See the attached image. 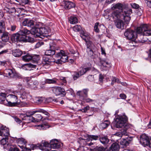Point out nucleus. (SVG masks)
Masks as SVG:
<instances>
[{
    "mask_svg": "<svg viewBox=\"0 0 151 151\" xmlns=\"http://www.w3.org/2000/svg\"><path fill=\"white\" fill-rule=\"evenodd\" d=\"M136 31L138 34H142L139 36V39H138V41L139 43H143L147 41V39L144 37V35H151V29L147 24L141 25L137 28Z\"/></svg>",
    "mask_w": 151,
    "mask_h": 151,
    "instance_id": "nucleus-1",
    "label": "nucleus"
},
{
    "mask_svg": "<svg viewBox=\"0 0 151 151\" xmlns=\"http://www.w3.org/2000/svg\"><path fill=\"white\" fill-rule=\"evenodd\" d=\"M39 146L41 150H43L45 147H50L53 149L60 148L61 147V144L56 139L52 140L50 143L45 140H43L42 141V144L39 145Z\"/></svg>",
    "mask_w": 151,
    "mask_h": 151,
    "instance_id": "nucleus-2",
    "label": "nucleus"
},
{
    "mask_svg": "<svg viewBox=\"0 0 151 151\" xmlns=\"http://www.w3.org/2000/svg\"><path fill=\"white\" fill-rule=\"evenodd\" d=\"M128 119L126 116H120L117 117L114 122L115 126L117 128H124L128 129L129 126L127 124Z\"/></svg>",
    "mask_w": 151,
    "mask_h": 151,
    "instance_id": "nucleus-3",
    "label": "nucleus"
},
{
    "mask_svg": "<svg viewBox=\"0 0 151 151\" xmlns=\"http://www.w3.org/2000/svg\"><path fill=\"white\" fill-rule=\"evenodd\" d=\"M137 32H136L133 30L130 29H128L125 32L124 35L125 37L128 40H132V42L133 43H136V41L135 40L136 38L139 39V37H137Z\"/></svg>",
    "mask_w": 151,
    "mask_h": 151,
    "instance_id": "nucleus-4",
    "label": "nucleus"
},
{
    "mask_svg": "<svg viewBox=\"0 0 151 151\" xmlns=\"http://www.w3.org/2000/svg\"><path fill=\"white\" fill-rule=\"evenodd\" d=\"M140 142L144 147L148 146L151 148V137L149 138L145 134H143L140 136Z\"/></svg>",
    "mask_w": 151,
    "mask_h": 151,
    "instance_id": "nucleus-5",
    "label": "nucleus"
},
{
    "mask_svg": "<svg viewBox=\"0 0 151 151\" xmlns=\"http://www.w3.org/2000/svg\"><path fill=\"white\" fill-rule=\"evenodd\" d=\"M86 52L88 55L92 57L94 54V50L96 49V47L92 42L88 41H86Z\"/></svg>",
    "mask_w": 151,
    "mask_h": 151,
    "instance_id": "nucleus-6",
    "label": "nucleus"
},
{
    "mask_svg": "<svg viewBox=\"0 0 151 151\" xmlns=\"http://www.w3.org/2000/svg\"><path fill=\"white\" fill-rule=\"evenodd\" d=\"M37 112H41L45 115H46L48 117L49 116V114L48 112L42 109H39L38 110H35L33 111H27L25 114L29 118V122H31V120H32L33 117L32 116L33 115L36 113Z\"/></svg>",
    "mask_w": 151,
    "mask_h": 151,
    "instance_id": "nucleus-7",
    "label": "nucleus"
},
{
    "mask_svg": "<svg viewBox=\"0 0 151 151\" xmlns=\"http://www.w3.org/2000/svg\"><path fill=\"white\" fill-rule=\"evenodd\" d=\"M56 45L53 42L50 44V49L46 50L45 52V54L46 55L52 56L55 53V50H58Z\"/></svg>",
    "mask_w": 151,
    "mask_h": 151,
    "instance_id": "nucleus-8",
    "label": "nucleus"
},
{
    "mask_svg": "<svg viewBox=\"0 0 151 151\" xmlns=\"http://www.w3.org/2000/svg\"><path fill=\"white\" fill-rule=\"evenodd\" d=\"M19 104L18 102V98L15 93L10 91V107L16 106Z\"/></svg>",
    "mask_w": 151,
    "mask_h": 151,
    "instance_id": "nucleus-9",
    "label": "nucleus"
},
{
    "mask_svg": "<svg viewBox=\"0 0 151 151\" xmlns=\"http://www.w3.org/2000/svg\"><path fill=\"white\" fill-rule=\"evenodd\" d=\"M101 69L103 71H107L111 67V64L105 60L100 61Z\"/></svg>",
    "mask_w": 151,
    "mask_h": 151,
    "instance_id": "nucleus-10",
    "label": "nucleus"
},
{
    "mask_svg": "<svg viewBox=\"0 0 151 151\" xmlns=\"http://www.w3.org/2000/svg\"><path fill=\"white\" fill-rule=\"evenodd\" d=\"M55 56L58 58L60 57L61 61L65 63L68 61V57L63 50H61L60 52L57 53Z\"/></svg>",
    "mask_w": 151,
    "mask_h": 151,
    "instance_id": "nucleus-11",
    "label": "nucleus"
},
{
    "mask_svg": "<svg viewBox=\"0 0 151 151\" xmlns=\"http://www.w3.org/2000/svg\"><path fill=\"white\" fill-rule=\"evenodd\" d=\"M52 91L53 93L56 95H62V96H64L66 94V92L64 89L59 87H52Z\"/></svg>",
    "mask_w": 151,
    "mask_h": 151,
    "instance_id": "nucleus-12",
    "label": "nucleus"
},
{
    "mask_svg": "<svg viewBox=\"0 0 151 151\" xmlns=\"http://www.w3.org/2000/svg\"><path fill=\"white\" fill-rule=\"evenodd\" d=\"M109 19H113L115 20L119 19L122 17V14L120 12L117 10L114 11L110 15H109Z\"/></svg>",
    "mask_w": 151,
    "mask_h": 151,
    "instance_id": "nucleus-13",
    "label": "nucleus"
},
{
    "mask_svg": "<svg viewBox=\"0 0 151 151\" xmlns=\"http://www.w3.org/2000/svg\"><path fill=\"white\" fill-rule=\"evenodd\" d=\"M9 139L3 138L0 141L1 144L4 145V148L5 151H9V143L8 141Z\"/></svg>",
    "mask_w": 151,
    "mask_h": 151,
    "instance_id": "nucleus-14",
    "label": "nucleus"
},
{
    "mask_svg": "<svg viewBox=\"0 0 151 151\" xmlns=\"http://www.w3.org/2000/svg\"><path fill=\"white\" fill-rule=\"evenodd\" d=\"M35 22L33 20L28 19H25L22 22V24L24 26H27L32 28L35 26Z\"/></svg>",
    "mask_w": 151,
    "mask_h": 151,
    "instance_id": "nucleus-15",
    "label": "nucleus"
},
{
    "mask_svg": "<svg viewBox=\"0 0 151 151\" xmlns=\"http://www.w3.org/2000/svg\"><path fill=\"white\" fill-rule=\"evenodd\" d=\"M1 129L2 134V136L5 137L4 138L9 139V129L8 128L5 126H2L1 127Z\"/></svg>",
    "mask_w": 151,
    "mask_h": 151,
    "instance_id": "nucleus-16",
    "label": "nucleus"
},
{
    "mask_svg": "<svg viewBox=\"0 0 151 151\" xmlns=\"http://www.w3.org/2000/svg\"><path fill=\"white\" fill-rule=\"evenodd\" d=\"M3 102V103L5 105L9 106V101L6 98V94L1 93H0V103Z\"/></svg>",
    "mask_w": 151,
    "mask_h": 151,
    "instance_id": "nucleus-17",
    "label": "nucleus"
},
{
    "mask_svg": "<svg viewBox=\"0 0 151 151\" xmlns=\"http://www.w3.org/2000/svg\"><path fill=\"white\" fill-rule=\"evenodd\" d=\"M119 145L117 143H113L108 148L107 151H119Z\"/></svg>",
    "mask_w": 151,
    "mask_h": 151,
    "instance_id": "nucleus-18",
    "label": "nucleus"
},
{
    "mask_svg": "<svg viewBox=\"0 0 151 151\" xmlns=\"http://www.w3.org/2000/svg\"><path fill=\"white\" fill-rule=\"evenodd\" d=\"M39 28L33 27L31 30L30 33L35 37H39L40 36Z\"/></svg>",
    "mask_w": 151,
    "mask_h": 151,
    "instance_id": "nucleus-19",
    "label": "nucleus"
},
{
    "mask_svg": "<svg viewBox=\"0 0 151 151\" xmlns=\"http://www.w3.org/2000/svg\"><path fill=\"white\" fill-rule=\"evenodd\" d=\"M64 4V7L65 9H70L74 7L75 6V4L71 1H65Z\"/></svg>",
    "mask_w": 151,
    "mask_h": 151,
    "instance_id": "nucleus-20",
    "label": "nucleus"
},
{
    "mask_svg": "<svg viewBox=\"0 0 151 151\" xmlns=\"http://www.w3.org/2000/svg\"><path fill=\"white\" fill-rule=\"evenodd\" d=\"M88 90V89H83L82 91H79L77 93V95L80 97H87Z\"/></svg>",
    "mask_w": 151,
    "mask_h": 151,
    "instance_id": "nucleus-21",
    "label": "nucleus"
},
{
    "mask_svg": "<svg viewBox=\"0 0 151 151\" xmlns=\"http://www.w3.org/2000/svg\"><path fill=\"white\" fill-rule=\"evenodd\" d=\"M58 80L56 78H53L52 79H46L44 82L42 83V84H55L58 81Z\"/></svg>",
    "mask_w": 151,
    "mask_h": 151,
    "instance_id": "nucleus-22",
    "label": "nucleus"
},
{
    "mask_svg": "<svg viewBox=\"0 0 151 151\" xmlns=\"http://www.w3.org/2000/svg\"><path fill=\"white\" fill-rule=\"evenodd\" d=\"M115 24L117 28L121 29H123L124 28L123 22L120 19L116 20L115 22Z\"/></svg>",
    "mask_w": 151,
    "mask_h": 151,
    "instance_id": "nucleus-23",
    "label": "nucleus"
},
{
    "mask_svg": "<svg viewBox=\"0 0 151 151\" xmlns=\"http://www.w3.org/2000/svg\"><path fill=\"white\" fill-rule=\"evenodd\" d=\"M91 70V66L85 68H82L78 73L81 76L83 75L86 72L89 71Z\"/></svg>",
    "mask_w": 151,
    "mask_h": 151,
    "instance_id": "nucleus-24",
    "label": "nucleus"
},
{
    "mask_svg": "<svg viewBox=\"0 0 151 151\" xmlns=\"http://www.w3.org/2000/svg\"><path fill=\"white\" fill-rule=\"evenodd\" d=\"M13 55L15 57H19L22 54V51L19 49L13 50L12 51Z\"/></svg>",
    "mask_w": 151,
    "mask_h": 151,
    "instance_id": "nucleus-25",
    "label": "nucleus"
},
{
    "mask_svg": "<svg viewBox=\"0 0 151 151\" xmlns=\"http://www.w3.org/2000/svg\"><path fill=\"white\" fill-rule=\"evenodd\" d=\"M99 140L100 142L103 144H107L109 141V139L106 136H103L99 137Z\"/></svg>",
    "mask_w": 151,
    "mask_h": 151,
    "instance_id": "nucleus-26",
    "label": "nucleus"
},
{
    "mask_svg": "<svg viewBox=\"0 0 151 151\" xmlns=\"http://www.w3.org/2000/svg\"><path fill=\"white\" fill-rule=\"evenodd\" d=\"M87 136V138L86 139V140L89 141H92L93 140H97L100 137L99 136L90 134H88Z\"/></svg>",
    "mask_w": 151,
    "mask_h": 151,
    "instance_id": "nucleus-27",
    "label": "nucleus"
},
{
    "mask_svg": "<svg viewBox=\"0 0 151 151\" xmlns=\"http://www.w3.org/2000/svg\"><path fill=\"white\" fill-rule=\"evenodd\" d=\"M34 117H33L31 122H38L41 120L42 117L41 114H34Z\"/></svg>",
    "mask_w": 151,
    "mask_h": 151,
    "instance_id": "nucleus-28",
    "label": "nucleus"
},
{
    "mask_svg": "<svg viewBox=\"0 0 151 151\" xmlns=\"http://www.w3.org/2000/svg\"><path fill=\"white\" fill-rule=\"evenodd\" d=\"M123 5L120 3H118L116 4H114L112 6V9H117L119 10V12H121L122 10Z\"/></svg>",
    "mask_w": 151,
    "mask_h": 151,
    "instance_id": "nucleus-29",
    "label": "nucleus"
},
{
    "mask_svg": "<svg viewBox=\"0 0 151 151\" xmlns=\"http://www.w3.org/2000/svg\"><path fill=\"white\" fill-rule=\"evenodd\" d=\"M9 38V33L7 32H3L2 35L1 36L2 40L4 41V42H6L8 41Z\"/></svg>",
    "mask_w": 151,
    "mask_h": 151,
    "instance_id": "nucleus-30",
    "label": "nucleus"
},
{
    "mask_svg": "<svg viewBox=\"0 0 151 151\" xmlns=\"http://www.w3.org/2000/svg\"><path fill=\"white\" fill-rule=\"evenodd\" d=\"M18 76L16 73L15 70L14 68H10V78H17Z\"/></svg>",
    "mask_w": 151,
    "mask_h": 151,
    "instance_id": "nucleus-31",
    "label": "nucleus"
},
{
    "mask_svg": "<svg viewBox=\"0 0 151 151\" xmlns=\"http://www.w3.org/2000/svg\"><path fill=\"white\" fill-rule=\"evenodd\" d=\"M69 21L71 24H74L78 23V20L76 17L71 16L69 19Z\"/></svg>",
    "mask_w": 151,
    "mask_h": 151,
    "instance_id": "nucleus-32",
    "label": "nucleus"
},
{
    "mask_svg": "<svg viewBox=\"0 0 151 151\" xmlns=\"http://www.w3.org/2000/svg\"><path fill=\"white\" fill-rule=\"evenodd\" d=\"M129 140H128V139H123L120 141V143L121 145L123 146L124 147L129 145Z\"/></svg>",
    "mask_w": 151,
    "mask_h": 151,
    "instance_id": "nucleus-33",
    "label": "nucleus"
},
{
    "mask_svg": "<svg viewBox=\"0 0 151 151\" xmlns=\"http://www.w3.org/2000/svg\"><path fill=\"white\" fill-rule=\"evenodd\" d=\"M32 58V55L27 54L22 57L23 60L26 62H28L31 60Z\"/></svg>",
    "mask_w": 151,
    "mask_h": 151,
    "instance_id": "nucleus-34",
    "label": "nucleus"
},
{
    "mask_svg": "<svg viewBox=\"0 0 151 151\" xmlns=\"http://www.w3.org/2000/svg\"><path fill=\"white\" fill-rule=\"evenodd\" d=\"M32 58L31 60L35 63H37L38 61L40 59V57L38 55H32Z\"/></svg>",
    "mask_w": 151,
    "mask_h": 151,
    "instance_id": "nucleus-35",
    "label": "nucleus"
},
{
    "mask_svg": "<svg viewBox=\"0 0 151 151\" xmlns=\"http://www.w3.org/2000/svg\"><path fill=\"white\" fill-rule=\"evenodd\" d=\"M39 28L40 32V36L43 34L48 33V31L46 28L44 27H41Z\"/></svg>",
    "mask_w": 151,
    "mask_h": 151,
    "instance_id": "nucleus-36",
    "label": "nucleus"
},
{
    "mask_svg": "<svg viewBox=\"0 0 151 151\" xmlns=\"http://www.w3.org/2000/svg\"><path fill=\"white\" fill-rule=\"evenodd\" d=\"M19 34L25 35H26L29 34L30 33V31L27 29L24 28V29H21L19 32Z\"/></svg>",
    "mask_w": 151,
    "mask_h": 151,
    "instance_id": "nucleus-37",
    "label": "nucleus"
},
{
    "mask_svg": "<svg viewBox=\"0 0 151 151\" xmlns=\"http://www.w3.org/2000/svg\"><path fill=\"white\" fill-rule=\"evenodd\" d=\"M26 36L18 33V41L25 42L26 41Z\"/></svg>",
    "mask_w": 151,
    "mask_h": 151,
    "instance_id": "nucleus-38",
    "label": "nucleus"
},
{
    "mask_svg": "<svg viewBox=\"0 0 151 151\" xmlns=\"http://www.w3.org/2000/svg\"><path fill=\"white\" fill-rule=\"evenodd\" d=\"M110 124L109 121H106L101 124V127L102 129H105L107 128Z\"/></svg>",
    "mask_w": 151,
    "mask_h": 151,
    "instance_id": "nucleus-39",
    "label": "nucleus"
},
{
    "mask_svg": "<svg viewBox=\"0 0 151 151\" xmlns=\"http://www.w3.org/2000/svg\"><path fill=\"white\" fill-rule=\"evenodd\" d=\"M18 34H14L12 36L11 39L12 42L18 41Z\"/></svg>",
    "mask_w": 151,
    "mask_h": 151,
    "instance_id": "nucleus-40",
    "label": "nucleus"
},
{
    "mask_svg": "<svg viewBox=\"0 0 151 151\" xmlns=\"http://www.w3.org/2000/svg\"><path fill=\"white\" fill-rule=\"evenodd\" d=\"M5 29L4 22L3 21H1L0 22V33H2Z\"/></svg>",
    "mask_w": 151,
    "mask_h": 151,
    "instance_id": "nucleus-41",
    "label": "nucleus"
},
{
    "mask_svg": "<svg viewBox=\"0 0 151 151\" xmlns=\"http://www.w3.org/2000/svg\"><path fill=\"white\" fill-rule=\"evenodd\" d=\"M122 17L124 18L125 22L127 24H128L131 19L130 16L128 15H122Z\"/></svg>",
    "mask_w": 151,
    "mask_h": 151,
    "instance_id": "nucleus-42",
    "label": "nucleus"
},
{
    "mask_svg": "<svg viewBox=\"0 0 151 151\" xmlns=\"http://www.w3.org/2000/svg\"><path fill=\"white\" fill-rule=\"evenodd\" d=\"M50 60L47 58L45 57L43 58V60L42 61V64L44 65H48L50 64L51 62Z\"/></svg>",
    "mask_w": 151,
    "mask_h": 151,
    "instance_id": "nucleus-43",
    "label": "nucleus"
},
{
    "mask_svg": "<svg viewBox=\"0 0 151 151\" xmlns=\"http://www.w3.org/2000/svg\"><path fill=\"white\" fill-rule=\"evenodd\" d=\"M88 141V140H87L86 139H79V140L78 141V142L82 145H87V142Z\"/></svg>",
    "mask_w": 151,
    "mask_h": 151,
    "instance_id": "nucleus-44",
    "label": "nucleus"
},
{
    "mask_svg": "<svg viewBox=\"0 0 151 151\" xmlns=\"http://www.w3.org/2000/svg\"><path fill=\"white\" fill-rule=\"evenodd\" d=\"M106 148L103 146H97L94 149V151H106Z\"/></svg>",
    "mask_w": 151,
    "mask_h": 151,
    "instance_id": "nucleus-45",
    "label": "nucleus"
},
{
    "mask_svg": "<svg viewBox=\"0 0 151 151\" xmlns=\"http://www.w3.org/2000/svg\"><path fill=\"white\" fill-rule=\"evenodd\" d=\"M131 5L132 7L134 9H138L139 11H140V10L142 11V9L141 8L139 7V5L135 3H132Z\"/></svg>",
    "mask_w": 151,
    "mask_h": 151,
    "instance_id": "nucleus-46",
    "label": "nucleus"
},
{
    "mask_svg": "<svg viewBox=\"0 0 151 151\" xmlns=\"http://www.w3.org/2000/svg\"><path fill=\"white\" fill-rule=\"evenodd\" d=\"M36 67V65H33L31 63H28L25 64L24 66L23 67V68L24 69V68H26V70H27V68H35Z\"/></svg>",
    "mask_w": 151,
    "mask_h": 151,
    "instance_id": "nucleus-47",
    "label": "nucleus"
},
{
    "mask_svg": "<svg viewBox=\"0 0 151 151\" xmlns=\"http://www.w3.org/2000/svg\"><path fill=\"white\" fill-rule=\"evenodd\" d=\"M37 126L38 127V129H45L49 127L46 124L37 125Z\"/></svg>",
    "mask_w": 151,
    "mask_h": 151,
    "instance_id": "nucleus-48",
    "label": "nucleus"
},
{
    "mask_svg": "<svg viewBox=\"0 0 151 151\" xmlns=\"http://www.w3.org/2000/svg\"><path fill=\"white\" fill-rule=\"evenodd\" d=\"M81 28L80 25H76L73 27V30L76 32H79L81 29Z\"/></svg>",
    "mask_w": 151,
    "mask_h": 151,
    "instance_id": "nucleus-49",
    "label": "nucleus"
},
{
    "mask_svg": "<svg viewBox=\"0 0 151 151\" xmlns=\"http://www.w3.org/2000/svg\"><path fill=\"white\" fill-rule=\"evenodd\" d=\"M18 142L19 143H21V144L24 145L26 144L27 142L25 139L22 138H19L18 139Z\"/></svg>",
    "mask_w": 151,
    "mask_h": 151,
    "instance_id": "nucleus-50",
    "label": "nucleus"
},
{
    "mask_svg": "<svg viewBox=\"0 0 151 151\" xmlns=\"http://www.w3.org/2000/svg\"><path fill=\"white\" fill-rule=\"evenodd\" d=\"M25 42L32 43L34 42V40L33 38L29 36L26 37Z\"/></svg>",
    "mask_w": 151,
    "mask_h": 151,
    "instance_id": "nucleus-51",
    "label": "nucleus"
},
{
    "mask_svg": "<svg viewBox=\"0 0 151 151\" xmlns=\"http://www.w3.org/2000/svg\"><path fill=\"white\" fill-rule=\"evenodd\" d=\"M80 36L86 42V41H86V38L88 37V35L87 34L86 35L83 32H82L81 33Z\"/></svg>",
    "mask_w": 151,
    "mask_h": 151,
    "instance_id": "nucleus-52",
    "label": "nucleus"
},
{
    "mask_svg": "<svg viewBox=\"0 0 151 151\" xmlns=\"http://www.w3.org/2000/svg\"><path fill=\"white\" fill-rule=\"evenodd\" d=\"M17 2L19 3V4H28L29 0H15Z\"/></svg>",
    "mask_w": 151,
    "mask_h": 151,
    "instance_id": "nucleus-53",
    "label": "nucleus"
},
{
    "mask_svg": "<svg viewBox=\"0 0 151 151\" xmlns=\"http://www.w3.org/2000/svg\"><path fill=\"white\" fill-rule=\"evenodd\" d=\"M132 13V10L131 9H128L124 11V15H129L130 14Z\"/></svg>",
    "mask_w": 151,
    "mask_h": 151,
    "instance_id": "nucleus-54",
    "label": "nucleus"
},
{
    "mask_svg": "<svg viewBox=\"0 0 151 151\" xmlns=\"http://www.w3.org/2000/svg\"><path fill=\"white\" fill-rule=\"evenodd\" d=\"M42 144V142H41L39 144H38L37 145H32L31 146V148H32V149L33 150H34V149H36L37 148H38L39 149L41 150L40 148L39 147V145Z\"/></svg>",
    "mask_w": 151,
    "mask_h": 151,
    "instance_id": "nucleus-55",
    "label": "nucleus"
},
{
    "mask_svg": "<svg viewBox=\"0 0 151 151\" xmlns=\"http://www.w3.org/2000/svg\"><path fill=\"white\" fill-rule=\"evenodd\" d=\"M81 76L78 73H75L74 75L73 76V78L74 80H76V79L79 78Z\"/></svg>",
    "mask_w": 151,
    "mask_h": 151,
    "instance_id": "nucleus-56",
    "label": "nucleus"
},
{
    "mask_svg": "<svg viewBox=\"0 0 151 151\" xmlns=\"http://www.w3.org/2000/svg\"><path fill=\"white\" fill-rule=\"evenodd\" d=\"M83 99L85 101L86 103H88L92 102L94 101V100H93L89 98H83Z\"/></svg>",
    "mask_w": 151,
    "mask_h": 151,
    "instance_id": "nucleus-57",
    "label": "nucleus"
},
{
    "mask_svg": "<svg viewBox=\"0 0 151 151\" xmlns=\"http://www.w3.org/2000/svg\"><path fill=\"white\" fill-rule=\"evenodd\" d=\"M127 129H125V128H124V129L121 131V132H120L122 134V136L123 135H125L126 136L127 135Z\"/></svg>",
    "mask_w": 151,
    "mask_h": 151,
    "instance_id": "nucleus-58",
    "label": "nucleus"
},
{
    "mask_svg": "<svg viewBox=\"0 0 151 151\" xmlns=\"http://www.w3.org/2000/svg\"><path fill=\"white\" fill-rule=\"evenodd\" d=\"M115 82H117V83H119L120 81L118 78H116L115 77H113L112 79V83Z\"/></svg>",
    "mask_w": 151,
    "mask_h": 151,
    "instance_id": "nucleus-59",
    "label": "nucleus"
},
{
    "mask_svg": "<svg viewBox=\"0 0 151 151\" xmlns=\"http://www.w3.org/2000/svg\"><path fill=\"white\" fill-rule=\"evenodd\" d=\"M98 23H96L95 25L94 26V29L95 31L97 32H99V30L98 28V26L99 25Z\"/></svg>",
    "mask_w": 151,
    "mask_h": 151,
    "instance_id": "nucleus-60",
    "label": "nucleus"
},
{
    "mask_svg": "<svg viewBox=\"0 0 151 151\" xmlns=\"http://www.w3.org/2000/svg\"><path fill=\"white\" fill-rule=\"evenodd\" d=\"M90 108L89 106H88L85 107L83 109L81 110L83 112L85 113L87 110H88Z\"/></svg>",
    "mask_w": 151,
    "mask_h": 151,
    "instance_id": "nucleus-61",
    "label": "nucleus"
},
{
    "mask_svg": "<svg viewBox=\"0 0 151 151\" xmlns=\"http://www.w3.org/2000/svg\"><path fill=\"white\" fill-rule=\"evenodd\" d=\"M114 135L121 138L122 137V134L120 132H118L114 134Z\"/></svg>",
    "mask_w": 151,
    "mask_h": 151,
    "instance_id": "nucleus-62",
    "label": "nucleus"
},
{
    "mask_svg": "<svg viewBox=\"0 0 151 151\" xmlns=\"http://www.w3.org/2000/svg\"><path fill=\"white\" fill-rule=\"evenodd\" d=\"M61 81H62V85H64V84H66V81L65 79V78L62 77L60 78Z\"/></svg>",
    "mask_w": 151,
    "mask_h": 151,
    "instance_id": "nucleus-63",
    "label": "nucleus"
},
{
    "mask_svg": "<svg viewBox=\"0 0 151 151\" xmlns=\"http://www.w3.org/2000/svg\"><path fill=\"white\" fill-rule=\"evenodd\" d=\"M10 151H19V149L16 147L12 148L11 147H10Z\"/></svg>",
    "mask_w": 151,
    "mask_h": 151,
    "instance_id": "nucleus-64",
    "label": "nucleus"
}]
</instances>
